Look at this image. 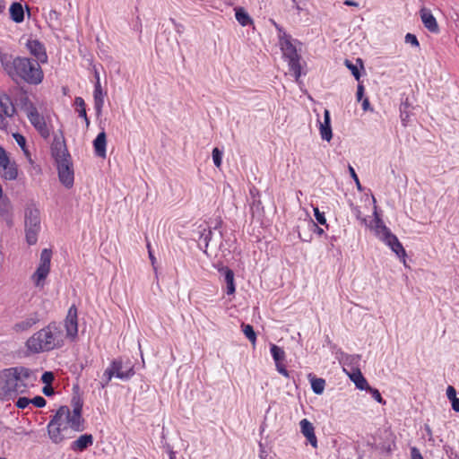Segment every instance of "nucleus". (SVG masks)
Segmentation results:
<instances>
[{
	"instance_id": "obj_21",
	"label": "nucleus",
	"mask_w": 459,
	"mask_h": 459,
	"mask_svg": "<svg viewBox=\"0 0 459 459\" xmlns=\"http://www.w3.org/2000/svg\"><path fill=\"white\" fill-rule=\"evenodd\" d=\"M384 243L387 245L400 258H402L403 264H405L406 252L397 237L394 234L389 235V238L385 240Z\"/></svg>"
},
{
	"instance_id": "obj_13",
	"label": "nucleus",
	"mask_w": 459,
	"mask_h": 459,
	"mask_svg": "<svg viewBox=\"0 0 459 459\" xmlns=\"http://www.w3.org/2000/svg\"><path fill=\"white\" fill-rule=\"evenodd\" d=\"M218 272L223 276L224 282L226 283L227 295H234L236 292L235 275L234 272L228 266L218 265Z\"/></svg>"
},
{
	"instance_id": "obj_33",
	"label": "nucleus",
	"mask_w": 459,
	"mask_h": 459,
	"mask_svg": "<svg viewBox=\"0 0 459 459\" xmlns=\"http://www.w3.org/2000/svg\"><path fill=\"white\" fill-rule=\"evenodd\" d=\"M241 327L246 337L253 343V345H255L256 342V334L253 326L250 325L242 324Z\"/></svg>"
},
{
	"instance_id": "obj_20",
	"label": "nucleus",
	"mask_w": 459,
	"mask_h": 459,
	"mask_svg": "<svg viewBox=\"0 0 459 459\" xmlns=\"http://www.w3.org/2000/svg\"><path fill=\"white\" fill-rule=\"evenodd\" d=\"M320 135L323 140L329 142L333 137V132L331 127V117L330 111L325 109L324 111V121L319 122Z\"/></svg>"
},
{
	"instance_id": "obj_17",
	"label": "nucleus",
	"mask_w": 459,
	"mask_h": 459,
	"mask_svg": "<svg viewBox=\"0 0 459 459\" xmlns=\"http://www.w3.org/2000/svg\"><path fill=\"white\" fill-rule=\"evenodd\" d=\"M0 217L7 223L9 227L13 226V205L8 197L0 199Z\"/></svg>"
},
{
	"instance_id": "obj_44",
	"label": "nucleus",
	"mask_w": 459,
	"mask_h": 459,
	"mask_svg": "<svg viewBox=\"0 0 459 459\" xmlns=\"http://www.w3.org/2000/svg\"><path fill=\"white\" fill-rule=\"evenodd\" d=\"M405 42L410 43L411 45H412L413 47H416V48H418L420 46L417 37L411 33H407L405 35Z\"/></svg>"
},
{
	"instance_id": "obj_45",
	"label": "nucleus",
	"mask_w": 459,
	"mask_h": 459,
	"mask_svg": "<svg viewBox=\"0 0 459 459\" xmlns=\"http://www.w3.org/2000/svg\"><path fill=\"white\" fill-rule=\"evenodd\" d=\"M59 16L60 13L58 12H56V10H50L48 18L51 23H56L59 21Z\"/></svg>"
},
{
	"instance_id": "obj_55",
	"label": "nucleus",
	"mask_w": 459,
	"mask_h": 459,
	"mask_svg": "<svg viewBox=\"0 0 459 459\" xmlns=\"http://www.w3.org/2000/svg\"><path fill=\"white\" fill-rule=\"evenodd\" d=\"M362 100V109L364 111L373 110L370 107L369 100L368 98H365Z\"/></svg>"
},
{
	"instance_id": "obj_38",
	"label": "nucleus",
	"mask_w": 459,
	"mask_h": 459,
	"mask_svg": "<svg viewBox=\"0 0 459 459\" xmlns=\"http://www.w3.org/2000/svg\"><path fill=\"white\" fill-rule=\"evenodd\" d=\"M55 379L54 373L51 371H46L41 376V381L45 384V385H51Z\"/></svg>"
},
{
	"instance_id": "obj_9",
	"label": "nucleus",
	"mask_w": 459,
	"mask_h": 459,
	"mask_svg": "<svg viewBox=\"0 0 459 459\" xmlns=\"http://www.w3.org/2000/svg\"><path fill=\"white\" fill-rule=\"evenodd\" d=\"M374 203V221L370 223H368V228L374 230L375 235L381 240L385 241L389 238V235H393L391 230L385 226L383 220L380 218V215L377 212V205H376V198L373 196Z\"/></svg>"
},
{
	"instance_id": "obj_53",
	"label": "nucleus",
	"mask_w": 459,
	"mask_h": 459,
	"mask_svg": "<svg viewBox=\"0 0 459 459\" xmlns=\"http://www.w3.org/2000/svg\"><path fill=\"white\" fill-rule=\"evenodd\" d=\"M100 97H103V94H102V90L100 87V81L98 80L95 84V89H94V99H97Z\"/></svg>"
},
{
	"instance_id": "obj_56",
	"label": "nucleus",
	"mask_w": 459,
	"mask_h": 459,
	"mask_svg": "<svg viewBox=\"0 0 459 459\" xmlns=\"http://www.w3.org/2000/svg\"><path fill=\"white\" fill-rule=\"evenodd\" d=\"M147 248H148V253H149V257H150V260L152 261V264H154L155 263V256L152 251V247H151V244L150 243H147Z\"/></svg>"
},
{
	"instance_id": "obj_40",
	"label": "nucleus",
	"mask_w": 459,
	"mask_h": 459,
	"mask_svg": "<svg viewBox=\"0 0 459 459\" xmlns=\"http://www.w3.org/2000/svg\"><path fill=\"white\" fill-rule=\"evenodd\" d=\"M13 136L14 140L16 141V143H18V145H19V146H20V147H21V148H22L25 152H26V150H25V146H26V139H25V137H24L22 134H19V133H14V134H13Z\"/></svg>"
},
{
	"instance_id": "obj_58",
	"label": "nucleus",
	"mask_w": 459,
	"mask_h": 459,
	"mask_svg": "<svg viewBox=\"0 0 459 459\" xmlns=\"http://www.w3.org/2000/svg\"><path fill=\"white\" fill-rule=\"evenodd\" d=\"M294 3V8L297 10L298 14H300L301 12L305 11V8L300 5L296 0H293Z\"/></svg>"
},
{
	"instance_id": "obj_26",
	"label": "nucleus",
	"mask_w": 459,
	"mask_h": 459,
	"mask_svg": "<svg viewBox=\"0 0 459 459\" xmlns=\"http://www.w3.org/2000/svg\"><path fill=\"white\" fill-rule=\"evenodd\" d=\"M234 11L236 20L241 26L245 27L254 24L252 18L243 7H236Z\"/></svg>"
},
{
	"instance_id": "obj_5",
	"label": "nucleus",
	"mask_w": 459,
	"mask_h": 459,
	"mask_svg": "<svg viewBox=\"0 0 459 459\" xmlns=\"http://www.w3.org/2000/svg\"><path fill=\"white\" fill-rule=\"evenodd\" d=\"M275 27L279 32V46L282 52L283 58L288 62L289 70L293 74L295 81L299 82L302 74L301 56L298 53L295 43L297 40L288 34L281 27L277 25Z\"/></svg>"
},
{
	"instance_id": "obj_31",
	"label": "nucleus",
	"mask_w": 459,
	"mask_h": 459,
	"mask_svg": "<svg viewBox=\"0 0 459 459\" xmlns=\"http://www.w3.org/2000/svg\"><path fill=\"white\" fill-rule=\"evenodd\" d=\"M309 377L313 392L316 394H323L325 387V380L324 378L311 377V375H309Z\"/></svg>"
},
{
	"instance_id": "obj_59",
	"label": "nucleus",
	"mask_w": 459,
	"mask_h": 459,
	"mask_svg": "<svg viewBox=\"0 0 459 459\" xmlns=\"http://www.w3.org/2000/svg\"><path fill=\"white\" fill-rule=\"evenodd\" d=\"M411 455H412V459H423V457L421 456V455L419 453V451L416 448H412Z\"/></svg>"
},
{
	"instance_id": "obj_11",
	"label": "nucleus",
	"mask_w": 459,
	"mask_h": 459,
	"mask_svg": "<svg viewBox=\"0 0 459 459\" xmlns=\"http://www.w3.org/2000/svg\"><path fill=\"white\" fill-rule=\"evenodd\" d=\"M26 47L30 55L35 57L34 60L39 61V65L48 63V55L46 48L39 39H29Z\"/></svg>"
},
{
	"instance_id": "obj_19",
	"label": "nucleus",
	"mask_w": 459,
	"mask_h": 459,
	"mask_svg": "<svg viewBox=\"0 0 459 459\" xmlns=\"http://www.w3.org/2000/svg\"><path fill=\"white\" fill-rule=\"evenodd\" d=\"M39 320L40 319L39 314L35 312L24 320L15 323L13 326V329L16 333L25 332L39 323Z\"/></svg>"
},
{
	"instance_id": "obj_47",
	"label": "nucleus",
	"mask_w": 459,
	"mask_h": 459,
	"mask_svg": "<svg viewBox=\"0 0 459 459\" xmlns=\"http://www.w3.org/2000/svg\"><path fill=\"white\" fill-rule=\"evenodd\" d=\"M310 226H311V230L316 233V235L318 236H322L325 234V230L324 229L320 228L317 226L316 223H315L313 221H311L309 222Z\"/></svg>"
},
{
	"instance_id": "obj_16",
	"label": "nucleus",
	"mask_w": 459,
	"mask_h": 459,
	"mask_svg": "<svg viewBox=\"0 0 459 459\" xmlns=\"http://www.w3.org/2000/svg\"><path fill=\"white\" fill-rule=\"evenodd\" d=\"M13 373L16 374V376L19 378L20 384L26 383L28 385L29 384H32L34 381L37 380V376L35 372L29 368L19 366L13 367Z\"/></svg>"
},
{
	"instance_id": "obj_36",
	"label": "nucleus",
	"mask_w": 459,
	"mask_h": 459,
	"mask_svg": "<svg viewBox=\"0 0 459 459\" xmlns=\"http://www.w3.org/2000/svg\"><path fill=\"white\" fill-rule=\"evenodd\" d=\"M366 391H368L371 394H372V397L379 403L381 404H385V401L383 399L381 394L379 393V391L376 388H373L369 385V388H367Z\"/></svg>"
},
{
	"instance_id": "obj_15",
	"label": "nucleus",
	"mask_w": 459,
	"mask_h": 459,
	"mask_svg": "<svg viewBox=\"0 0 459 459\" xmlns=\"http://www.w3.org/2000/svg\"><path fill=\"white\" fill-rule=\"evenodd\" d=\"M300 431L307 438V442L314 447H317V438L315 434V428L313 424L307 420L303 419L299 422Z\"/></svg>"
},
{
	"instance_id": "obj_37",
	"label": "nucleus",
	"mask_w": 459,
	"mask_h": 459,
	"mask_svg": "<svg viewBox=\"0 0 459 459\" xmlns=\"http://www.w3.org/2000/svg\"><path fill=\"white\" fill-rule=\"evenodd\" d=\"M30 403H32L37 408H43L46 405L47 401L44 397L37 395L30 399Z\"/></svg>"
},
{
	"instance_id": "obj_18",
	"label": "nucleus",
	"mask_w": 459,
	"mask_h": 459,
	"mask_svg": "<svg viewBox=\"0 0 459 459\" xmlns=\"http://www.w3.org/2000/svg\"><path fill=\"white\" fill-rule=\"evenodd\" d=\"M93 444V436L91 434L85 433L81 435L76 440H74L70 449L74 452H82Z\"/></svg>"
},
{
	"instance_id": "obj_35",
	"label": "nucleus",
	"mask_w": 459,
	"mask_h": 459,
	"mask_svg": "<svg viewBox=\"0 0 459 459\" xmlns=\"http://www.w3.org/2000/svg\"><path fill=\"white\" fill-rule=\"evenodd\" d=\"M213 163L217 168H221L222 162V152L216 147L212 150Z\"/></svg>"
},
{
	"instance_id": "obj_6",
	"label": "nucleus",
	"mask_w": 459,
	"mask_h": 459,
	"mask_svg": "<svg viewBox=\"0 0 459 459\" xmlns=\"http://www.w3.org/2000/svg\"><path fill=\"white\" fill-rule=\"evenodd\" d=\"M24 226L26 242L30 246L35 245L38 241V234L40 230V217L39 209L32 207L26 208Z\"/></svg>"
},
{
	"instance_id": "obj_25",
	"label": "nucleus",
	"mask_w": 459,
	"mask_h": 459,
	"mask_svg": "<svg viewBox=\"0 0 459 459\" xmlns=\"http://www.w3.org/2000/svg\"><path fill=\"white\" fill-rule=\"evenodd\" d=\"M10 19L16 22L21 23L24 21V10L22 4L19 2H13L9 8Z\"/></svg>"
},
{
	"instance_id": "obj_49",
	"label": "nucleus",
	"mask_w": 459,
	"mask_h": 459,
	"mask_svg": "<svg viewBox=\"0 0 459 459\" xmlns=\"http://www.w3.org/2000/svg\"><path fill=\"white\" fill-rule=\"evenodd\" d=\"M446 396H447V398L449 399L450 402L453 401L454 399L457 398L456 397V391H455L454 386L448 385V387L446 389Z\"/></svg>"
},
{
	"instance_id": "obj_52",
	"label": "nucleus",
	"mask_w": 459,
	"mask_h": 459,
	"mask_svg": "<svg viewBox=\"0 0 459 459\" xmlns=\"http://www.w3.org/2000/svg\"><path fill=\"white\" fill-rule=\"evenodd\" d=\"M103 97H100L97 99H94V106L97 113H100L102 106H103Z\"/></svg>"
},
{
	"instance_id": "obj_32",
	"label": "nucleus",
	"mask_w": 459,
	"mask_h": 459,
	"mask_svg": "<svg viewBox=\"0 0 459 459\" xmlns=\"http://www.w3.org/2000/svg\"><path fill=\"white\" fill-rule=\"evenodd\" d=\"M270 351L274 362L284 361L286 358L285 351L276 344H271Z\"/></svg>"
},
{
	"instance_id": "obj_28",
	"label": "nucleus",
	"mask_w": 459,
	"mask_h": 459,
	"mask_svg": "<svg viewBox=\"0 0 459 459\" xmlns=\"http://www.w3.org/2000/svg\"><path fill=\"white\" fill-rule=\"evenodd\" d=\"M351 380L355 384L356 387L360 390L369 388L367 379L364 377L359 369H357L350 375Z\"/></svg>"
},
{
	"instance_id": "obj_57",
	"label": "nucleus",
	"mask_w": 459,
	"mask_h": 459,
	"mask_svg": "<svg viewBox=\"0 0 459 459\" xmlns=\"http://www.w3.org/2000/svg\"><path fill=\"white\" fill-rule=\"evenodd\" d=\"M452 408L455 411L459 412V398H455L451 401Z\"/></svg>"
},
{
	"instance_id": "obj_4",
	"label": "nucleus",
	"mask_w": 459,
	"mask_h": 459,
	"mask_svg": "<svg viewBox=\"0 0 459 459\" xmlns=\"http://www.w3.org/2000/svg\"><path fill=\"white\" fill-rule=\"evenodd\" d=\"M51 152L56 163L60 182L68 189L73 187L74 181V168L71 161V155L68 152L64 138L62 142H60L55 137L51 146Z\"/></svg>"
},
{
	"instance_id": "obj_34",
	"label": "nucleus",
	"mask_w": 459,
	"mask_h": 459,
	"mask_svg": "<svg viewBox=\"0 0 459 459\" xmlns=\"http://www.w3.org/2000/svg\"><path fill=\"white\" fill-rule=\"evenodd\" d=\"M314 215L319 224L325 226L326 229L329 228V225L327 224V221H326V219L325 216V212H320L317 207H314Z\"/></svg>"
},
{
	"instance_id": "obj_39",
	"label": "nucleus",
	"mask_w": 459,
	"mask_h": 459,
	"mask_svg": "<svg viewBox=\"0 0 459 459\" xmlns=\"http://www.w3.org/2000/svg\"><path fill=\"white\" fill-rule=\"evenodd\" d=\"M352 212L357 218V220H359L362 225L368 226V220L366 217L362 215V212H360L359 207H353Z\"/></svg>"
},
{
	"instance_id": "obj_48",
	"label": "nucleus",
	"mask_w": 459,
	"mask_h": 459,
	"mask_svg": "<svg viewBox=\"0 0 459 459\" xmlns=\"http://www.w3.org/2000/svg\"><path fill=\"white\" fill-rule=\"evenodd\" d=\"M8 163V155L5 150L0 145V165H6Z\"/></svg>"
},
{
	"instance_id": "obj_50",
	"label": "nucleus",
	"mask_w": 459,
	"mask_h": 459,
	"mask_svg": "<svg viewBox=\"0 0 459 459\" xmlns=\"http://www.w3.org/2000/svg\"><path fill=\"white\" fill-rule=\"evenodd\" d=\"M42 393L48 396V397H50L52 395H54L55 394V391H54V388L52 387L51 385H44L43 388H42Z\"/></svg>"
},
{
	"instance_id": "obj_8",
	"label": "nucleus",
	"mask_w": 459,
	"mask_h": 459,
	"mask_svg": "<svg viewBox=\"0 0 459 459\" xmlns=\"http://www.w3.org/2000/svg\"><path fill=\"white\" fill-rule=\"evenodd\" d=\"M52 258V250L44 248L40 254L39 266L31 275V280L36 287H43L45 280L50 272V263Z\"/></svg>"
},
{
	"instance_id": "obj_42",
	"label": "nucleus",
	"mask_w": 459,
	"mask_h": 459,
	"mask_svg": "<svg viewBox=\"0 0 459 459\" xmlns=\"http://www.w3.org/2000/svg\"><path fill=\"white\" fill-rule=\"evenodd\" d=\"M30 403V399L27 397H19L15 403V406L19 409H25Z\"/></svg>"
},
{
	"instance_id": "obj_30",
	"label": "nucleus",
	"mask_w": 459,
	"mask_h": 459,
	"mask_svg": "<svg viewBox=\"0 0 459 459\" xmlns=\"http://www.w3.org/2000/svg\"><path fill=\"white\" fill-rule=\"evenodd\" d=\"M113 376H115V359L110 361L108 368L103 373L100 381V387L104 388L107 386Z\"/></svg>"
},
{
	"instance_id": "obj_2",
	"label": "nucleus",
	"mask_w": 459,
	"mask_h": 459,
	"mask_svg": "<svg viewBox=\"0 0 459 459\" xmlns=\"http://www.w3.org/2000/svg\"><path fill=\"white\" fill-rule=\"evenodd\" d=\"M0 62L4 71L16 83L23 82L39 85L44 79V72L39 61L33 58L0 52Z\"/></svg>"
},
{
	"instance_id": "obj_12",
	"label": "nucleus",
	"mask_w": 459,
	"mask_h": 459,
	"mask_svg": "<svg viewBox=\"0 0 459 459\" xmlns=\"http://www.w3.org/2000/svg\"><path fill=\"white\" fill-rule=\"evenodd\" d=\"M420 20L424 27L431 33L437 34L440 31L439 25L437 19L432 14L430 9L427 7H421L420 12Z\"/></svg>"
},
{
	"instance_id": "obj_29",
	"label": "nucleus",
	"mask_w": 459,
	"mask_h": 459,
	"mask_svg": "<svg viewBox=\"0 0 459 459\" xmlns=\"http://www.w3.org/2000/svg\"><path fill=\"white\" fill-rule=\"evenodd\" d=\"M74 105L76 106V111L78 112L79 117H82L85 121L86 126H89L90 120L87 117L84 100L82 97H75Z\"/></svg>"
},
{
	"instance_id": "obj_61",
	"label": "nucleus",
	"mask_w": 459,
	"mask_h": 459,
	"mask_svg": "<svg viewBox=\"0 0 459 459\" xmlns=\"http://www.w3.org/2000/svg\"><path fill=\"white\" fill-rule=\"evenodd\" d=\"M5 116L0 113V128H4L6 126Z\"/></svg>"
},
{
	"instance_id": "obj_60",
	"label": "nucleus",
	"mask_w": 459,
	"mask_h": 459,
	"mask_svg": "<svg viewBox=\"0 0 459 459\" xmlns=\"http://www.w3.org/2000/svg\"><path fill=\"white\" fill-rule=\"evenodd\" d=\"M343 4L345 5H348V6H354V7H358L359 6V3L353 1V0H345L343 2Z\"/></svg>"
},
{
	"instance_id": "obj_7",
	"label": "nucleus",
	"mask_w": 459,
	"mask_h": 459,
	"mask_svg": "<svg viewBox=\"0 0 459 459\" xmlns=\"http://www.w3.org/2000/svg\"><path fill=\"white\" fill-rule=\"evenodd\" d=\"M1 374L3 377V383H0V385L4 395H17L26 391L27 384L19 383V378L16 374L13 373V368L4 369Z\"/></svg>"
},
{
	"instance_id": "obj_22",
	"label": "nucleus",
	"mask_w": 459,
	"mask_h": 459,
	"mask_svg": "<svg viewBox=\"0 0 459 459\" xmlns=\"http://www.w3.org/2000/svg\"><path fill=\"white\" fill-rule=\"evenodd\" d=\"M0 108L7 117H13L16 113V108L11 97L5 92L0 93Z\"/></svg>"
},
{
	"instance_id": "obj_46",
	"label": "nucleus",
	"mask_w": 459,
	"mask_h": 459,
	"mask_svg": "<svg viewBox=\"0 0 459 459\" xmlns=\"http://www.w3.org/2000/svg\"><path fill=\"white\" fill-rule=\"evenodd\" d=\"M410 113L409 111L405 110V109H403L401 108V114H400V117H401V120L403 122V125L405 126H407L409 120H410Z\"/></svg>"
},
{
	"instance_id": "obj_62",
	"label": "nucleus",
	"mask_w": 459,
	"mask_h": 459,
	"mask_svg": "<svg viewBox=\"0 0 459 459\" xmlns=\"http://www.w3.org/2000/svg\"><path fill=\"white\" fill-rule=\"evenodd\" d=\"M5 0H0V14L3 13L5 10Z\"/></svg>"
},
{
	"instance_id": "obj_54",
	"label": "nucleus",
	"mask_w": 459,
	"mask_h": 459,
	"mask_svg": "<svg viewBox=\"0 0 459 459\" xmlns=\"http://www.w3.org/2000/svg\"><path fill=\"white\" fill-rule=\"evenodd\" d=\"M364 91H365L364 86L361 83H359L358 85L357 93H356V97H357V100L358 101H360L362 100L363 95H364Z\"/></svg>"
},
{
	"instance_id": "obj_51",
	"label": "nucleus",
	"mask_w": 459,
	"mask_h": 459,
	"mask_svg": "<svg viewBox=\"0 0 459 459\" xmlns=\"http://www.w3.org/2000/svg\"><path fill=\"white\" fill-rule=\"evenodd\" d=\"M349 171L351 173V178L356 182L357 187L360 190L361 189V186H360L359 179V178H358L354 169L351 166H349Z\"/></svg>"
},
{
	"instance_id": "obj_24",
	"label": "nucleus",
	"mask_w": 459,
	"mask_h": 459,
	"mask_svg": "<svg viewBox=\"0 0 459 459\" xmlns=\"http://www.w3.org/2000/svg\"><path fill=\"white\" fill-rule=\"evenodd\" d=\"M106 146H107V138L105 132H100L98 134L97 137L93 141L94 152L97 157L105 158L106 157Z\"/></svg>"
},
{
	"instance_id": "obj_1",
	"label": "nucleus",
	"mask_w": 459,
	"mask_h": 459,
	"mask_svg": "<svg viewBox=\"0 0 459 459\" xmlns=\"http://www.w3.org/2000/svg\"><path fill=\"white\" fill-rule=\"evenodd\" d=\"M78 390L77 385L74 387V392L70 402L72 410L67 405H61L48 424L49 438L55 444H60L71 437L67 436L69 429L74 432H82L86 429L82 417L83 399Z\"/></svg>"
},
{
	"instance_id": "obj_14",
	"label": "nucleus",
	"mask_w": 459,
	"mask_h": 459,
	"mask_svg": "<svg viewBox=\"0 0 459 459\" xmlns=\"http://www.w3.org/2000/svg\"><path fill=\"white\" fill-rule=\"evenodd\" d=\"M65 328L67 336L75 337L78 333L77 308L73 305L68 309L65 318Z\"/></svg>"
},
{
	"instance_id": "obj_43",
	"label": "nucleus",
	"mask_w": 459,
	"mask_h": 459,
	"mask_svg": "<svg viewBox=\"0 0 459 459\" xmlns=\"http://www.w3.org/2000/svg\"><path fill=\"white\" fill-rule=\"evenodd\" d=\"M346 66L351 71V74L356 78V80H359L360 78V74L355 65H353L351 61L346 60L345 61Z\"/></svg>"
},
{
	"instance_id": "obj_63",
	"label": "nucleus",
	"mask_w": 459,
	"mask_h": 459,
	"mask_svg": "<svg viewBox=\"0 0 459 459\" xmlns=\"http://www.w3.org/2000/svg\"><path fill=\"white\" fill-rule=\"evenodd\" d=\"M66 91H67V88H66V87H63V92H64V94H66Z\"/></svg>"
},
{
	"instance_id": "obj_10",
	"label": "nucleus",
	"mask_w": 459,
	"mask_h": 459,
	"mask_svg": "<svg viewBox=\"0 0 459 459\" xmlns=\"http://www.w3.org/2000/svg\"><path fill=\"white\" fill-rule=\"evenodd\" d=\"M28 118L35 129L43 138H48L50 134L49 129L42 116L39 113L37 108L30 105V111L28 112Z\"/></svg>"
},
{
	"instance_id": "obj_23",
	"label": "nucleus",
	"mask_w": 459,
	"mask_h": 459,
	"mask_svg": "<svg viewBox=\"0 0 459 459\" xmlns=\"http://www.w3.org/2000/svg\"><path fill=\"white\" fill-rule=\"evenodd\" d=\"M0 168L3 169V173L1 177L5 180H15L18 177V167L14 160L11 161L8 157V163L6 165H0Z\"/></svg>"
},
{
	"instance_id": "obj_27",
	"label": "nucleus",
	"mask_w": 459,
	"mask_h": 459,
	"mask_svg": "<svg viewBox=\"0 0 459 459\" xmlns=\"http://www.w3.org/2000/svg\"><path fill=\"white\" fill-rule=\"evenodd\" d=\"M134 374V365L130 360H127L126 366H122V362L117 361V377L128 378Z\"/></svg>"
},
{
	"instance_id": "obj_41",
	"label": "nucleus",
	"mask_w": 459,
	"mask_h": 459,
	"mask_svg": "<svg viewBox=\"0 0 459 459\" xmlns=\"http://www.w3.org/2000/svg\"><path fill=\"white\" fill-rule=\"evenodd\" d=\"M277 371L285 377H290L289 371L287 370L284 361L274 362Z\"/></svg>"
},
{
	"instance_id": "obj_3",
	"label": "nucleus",
	"mask_w": 459,
	"mask_h": 459,
	"mask_svg": "<svg viewBox=\"0 0 459 459\" xmlns=\"http://www.w3.org/2000/svg\"><path fill=\"white\" fill-rule=\"evenodd\" d=\"M64 344V333L61 326L51 322L30 336L26 346L33 353L50 351L62 347Z\"/></svg>"
}]
</instances>
